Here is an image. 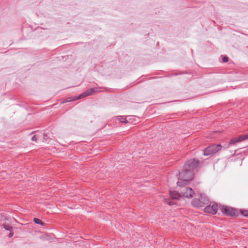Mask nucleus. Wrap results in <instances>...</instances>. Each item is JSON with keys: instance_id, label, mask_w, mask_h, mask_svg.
<instances>
[{"instance_id": "nucleus-1", "label": "nucleus", "mask_w": 248, "mask_h": 248, "mask_svg": "<svg viewBox=\"0 0 248 248\" xmlns=\"http://www.w3.org/2000/svg\"><path fill=\"white\" fill-rule=\"evenodd\" d=\"M194 176V172L193 171L184 170L179 173V179L180 181H178L177 184L179 186L187 185L188 182L191 181Z\"/></svg>"}, {"instance_id": "nucleus-2", "label": "nucleus", "mask_w": 248, "mask_h": 248, "mask_svg": "<svg viewBox=\"0 0 248 248\" xmlns=\"http://www.w3.org/2000/svg\"><path fill=\"white\" fill-rule=\"evenodd\" d=\"M209 203L208 197L204 194L200 195V199H194L191 202L192 205L196 207H202Z\"/></svg>"}, {"instance_id": "nucleus-3", "label": "nucleus", "mask_w": 248, "mask_h": 248, "mask_svg": "<svg viewBox=\"0 0 248 248\" xmlns=\"http://www.w3.org/2000/svg\"><path fill=\"white\" fill-rule=\"evenodd\" d=\"M222 146L220 144H212L203 150L204 155H209L218 152Z\"/></svg>"}, {"instance_id": "nucleus-4", "label": "nucleus", "mask_w": 248, "mask_h": 248, "mask_svg": "<svg viewBox=\"0 0 248 248\" xmlns=\"http://www.w3.org/2000/svg\"><path fill=\"white\" fill-rule=\"evenodd\" d=\"M220 210L223 215L227 216H237L239 214V211L237 209L227 206H221Z\"/></svg>"}, {"instance_id": "nucleus-5", "label": "nucleus", "mask_w": 248, "mask_h": 248, "mask_svg": "<svg viewBox=\"0 0 248 248\" xmlns=\"http://www.w3.org/2000/svg\"><path fill=\"white\" fill-rule=\"evenodd\" d=\"M199 161L196 159H191L187 160L184 165V168L185 170L194 171V170L198 166Z\"/></svg>"}, {"instance_id": "nucleus-6", "label": "nucleus", "mask_w": 248, "mask_h": 248, "mask_svg": "<svg viewBox=\"0 0 248 248\" xmlns=\"http://www.w3.org/2000/svg\"><path fill=\"white\" fill-rule=\"evenodd\" d=\"M218 210V206L216 203L211 202L209 205L204 208L205 212L209 213L212 214H216Z\"/></svg>"}, {"instance_id": "nucleus-7", "label": "nucleus", "mask_w": 248, "mask_h": 248, "mask_svg": "<svg viewBox=\"0 0 248 248\" xmlns=\"http://www.w3.org/2000/svg\"><path fill=\"white\" fill-rule=\"evenodd\" d=\"M181 191L184 198H191L193 197L194 192L191 188L184 187Z\"/></svg>"}, {"instance_id": "nucleus-8", "label": "nucleus", "mask_w": 248, "mask_h": 248, "mask_svg": "<svg viewBox=\"0 0 248 248\" xmlns=\"http://www.w3.org/2000/svg\"><path fill=\"white\" fill-rule=\"evenodd\" d=\"M93 94V92L92 90V89H90L84 93H83L82 94L79 95L78 97H77L76 98H74V100H78L79 99L84 98L85 97H86L87 96L91 95Z\"/></svg>"}, {"instance_id": "nucleus-9", "label": "nucleus", "mask_w": 248, "mask_h": 248, "mask_svg": "<svg viewBox=\"0 0 248 248\" xmlns=\"http://www.w3.org/2000/svg\"><path fill=\"white\" fill-rule=\"evenodd\" d=\"M170 194L171 198L173 199H178L181 196L179 193L176 191H170Z\"/></svg>"}, {"instance_id": "nucleus-10", "label": "nucleus", "mask_w": 248, "mask_h": 248, "mask_svg": "<svg viewBox=\"0 0 248 248\" xmlns=\"http://www.w3.org/2000/svg\"><path fill=\"white\" fill-rule=\"evenodd\" d=\"M238 137V140H239L240 142L242 141L248 139V133L244 135H240Z\"/></svg>"}, {"instance_id": "nucleus-11", "label": "nucleus", "mask_w": 248, "mask_h": 248, "mask_svg": "<svg viewBox=\"0 0 248 248\" xmlns=\"http://www.w3.org/2000/svg\"><path fill=\"white\" fill-rule=\"evenodd\" d=\"M239 140V137H238L237 138L232 139V140H230L229 144L231 145H234L236 143L240 142L239 140Z\"/></svg>"}, {"instance_id": "nucleus-12", "label": "nucleus", "mask_w": 248, "mask_h": 248, "mask_svg": "<svg viewBox=\"0 0 248 248\" xmlns=\"http://www.w3.org/2000/svg\"><path fill=\"white\" fill-rule=\"evenodd\" d=\"M240 212L243 216L248 217V210H240Z\"/></svg>"}, {"instance_id": "nucleus-13", "label": "nucleus", "mask_w": 248, "mask_h": 248, "mask_svg": "<svg viewBox=\"0 0 248 248\" xmlns=\"http://www.w3.org/2000/svg\"><path fill=\"white\" fill-rule=\"evenodd\" d=\"M3 228L6 230H8V231H12V228L13 227L8 225V224H4L3 225Z\"/></svg>"}, {"instance_id": "nucleus-14", "label": "nucleus", "mask_w": 248, "mask_h": 248, "mask_svg": "<svg viewBox=\"0 0 248 248\" xmlns=\"http://www.w3.org/2000/svg\"><path fill=\"white\" fill-rule=\"evenodd\" d=\"M34 222L37 224L43 225L44 223L40 219L34 218L33 219Z\"/></svg>"}, {"instance_id": "nucleus-15", "label": "nucleus", "mask_w": 248, "mask_h": 248, "mask_svg": "<svg viewBox=\"0 0 248 248\" xmlns=\"http://www.w3.org/2000/svg\"><path fill=\"white\" fill-rule=\"evenodd\" d=\"M76 98L77 97H73L72 98H71V97L67 98L64 102H62V103L69 102H71L72 101H75L76 100H74V99Z\"/></svg>"}, {"instance_id": "nucleus-16", "label": "nucleus", "mask_w": 248, "mask_h": 248, "mask_svg": "<svg viewBox=\"0 0 248 248\" xmlns=\"http://www.w3.org/2000/svg\"><path fill=\"white\" fill-rule=\"evenodd\" d=\"M164 202L165 203H167L169 205H172L174 204V202H173L169 201V200L168 199H165Z\"/></svg>"}, {"instance_id": "nucleus-17", "label": "nucleus", "mask_w": 248, "mask_h": 248, "mask_svg": "<svg viewBox=\"0 0 248 248\" xmlns=\"http://www.w3.org/2000/svg\"><path fill=\"white\" fill-rule=\"evenodd\" d=\"M93 93H97L99 92V89L97 88H92Z\"/></svg>"}, {"instance_id": "nucleus-18", "label": "nucleus", "mask_w": 248, "mask_h": 248, "mask_svg": "<svg viewBox=\"0 0 248 248\" xmlns=\"http://www.w3.org/2000/svg\"><path fill=\"white\" fill-rule=\"evenodd\" d=\"M228 61V58L227 56H224L222 58V62H226Z\"/></svg>"}, {"instance_id": "nucleus-19", "label": "nucleus", "mask_w": 248, "mask_h": 248, "mask_svg": "<svg viewBox=\"0 0 248 248\" xmlns=\"http://www.w3.org/2000/svg\"><path fill=\"white\" fill-rule=\"evenodd\" d=\"M31 140L32 141H35L36 142L37 140V136L36 135H34L32 138H31Z\"/></svg>"}, {"instance_id": "nucleus-20", "label": "nucleus", "mask_w": 248, "mask_h": 248, "mask_svg": "<svg viewBox=\"0 0 248 248\" xmlns=\"http://www.w3.org/2000/svg\"><path fill=\"white\" fill-rule=\"evenodd\" d=\"M13 235H14V233L12 232V231H10V233L9 234V237H12L13 236Z\"/></svg>"}, {"instance_id": "nucleus-21", "label": "nucleus", "mask_w": 248, "mask_h": 248, "mask_svg": "<svg viewBox=\"0 0 248 248\" xmlns=\"http://www.w3.org/2000/svg\"><path fill=\"white\" fill-rule=\"evenodd\" d=\"M123 119H124V118H122V120H121V122H125V121H123Z\"/></svg>"}]
</instances>
